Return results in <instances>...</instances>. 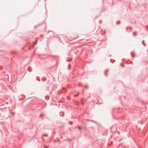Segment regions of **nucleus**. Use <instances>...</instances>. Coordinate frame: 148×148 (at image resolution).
Instances as JSON below:
<instances>
[{"mask_svg":"<svg viewBox=\"0 0 148 148\" xmlns=\"http://www.w3.org/2000/svg\"><path fill=\"white\" fill-rule=\"evenodd\" d=\"M78 128H79V129H81V128H80V127H78Z\"/></svg>","mask_w":148,"mask_h":148,"instance_id":"obj_2","label":"nucleus"},{"mask_svg":"<svg viewBox=\"0 0 148 148\" xmlns=\"http://www.w3.org/2000/svg\"><path fill=\"white\" fill-rule=\"evenodd\" d=\"M134 34H135V33H134Z\"/></svg>","mask_w":148,"mask_h":148,"instance_id":"obj_3","label":"nucleus"},{"mask_svg":"<svg viewBox=\"0 0 148 148\" xmlns=\"http://www.w3.org/2000/svg\"><path fill=\"white\" fill-rule=\"evenodd\" d=\"M132 56L133 57H134V55H133V54L132 53Z\"/></svg>","mask_w":148,"mask_h":148,"instance_id":"obj_1","label":"nucleus"},{"mask_svg":"<svg viewBox=\"0 0 148 148\" xmlns=\"http://www.w3.org/2000/svg\"><path fill=\"white\" fill-rule=\"evenodd\" d=\"M134 34H135V33H134Z\"/></svg>","mask_w":148,"mask_h":148,"instance_id":"obj_4","label":"nucleus"}]
</instances>
